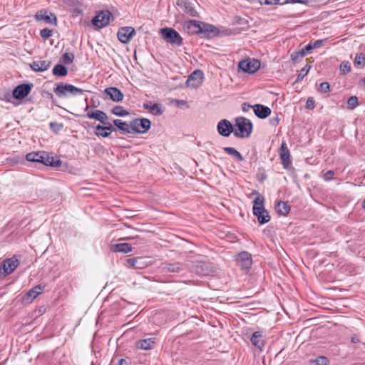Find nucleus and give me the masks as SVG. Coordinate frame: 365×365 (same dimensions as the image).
<instances>
[{"label":"nucleus","mask_w":365,"mask_h":365,"mask_svg":"<svg viewBox=\"0 0 365 365\" xmlns=\"http://www.w3.org/2000/svg\"><path fill=\"white\" fill-rule=\"evenodd\" d=\"M26 160L29 162L40 163L46 166L58 167L61 165V160L58 158L49 155L47 152H31L26 155Z\"/></svg>","instance_id":"f257e3e1"},{"label":"nucleus","mask_w":365,"mask_h":365,"mask_svg":"<svg viewBox=\"0 0 365 365\" xmlns=\"http://www.w3.org/2000/svg\"><path fill=\"white\" fill-rule=\"evenodd\" d=\"M235 126L237 128L234 129L233 133L237 138H248L252 132L253 125L252 122L245 117L236 118Z\"/></svg>","instance_id":"f03ea898"},{"label":"nucleus","mask_w":365,"mask_h":365,"mask_svg":"<svg viewBox=\"0 0 365 365\" xmlns=\"http://www.w3.org/2000/svg\"><path fill=\"white\" fill-rule=\"evenodd\" d=\"M53 91L57 96L62 98L66 96L67 93H70L74 96L82 95L86 91L77 88L71 84H64L63 83H59L56 84V87L53 88Z\"/></svg>","instance_id":"7ed1b4c3"},{"label":"nucleus","mask_w":365,"mask_h":365,"mask_svg":"<svg viewBox=\"0 0 365 365\" xmlns=\"http://www.w3.org/2000/svg\"><path fill=\"white\" fill-rule=\"evenodd\" d=\"M160 34L163 39L168 43L180 46L182 44V38L173 28H163L160 29Z\"/></svg>","instance_id":"20e7f679"},{"label":"nucleus","mask_w":365,"mask_h":365,"mask_svg":"<svg viewBox=\"0 0 365 365\" xmlns=\"http://www.w3.org/2000/svg\"><path fill=\"white\" fill-rule=\"evenodd\" d=\"M235 261L241 269L249 271L252 264V255L247 251H242L235 255Z\"/></svg>","instance_id":"39448f33"},{"label":"nucleus","mask_w":365,"mask_h":365,"mask_svg":"<svg viewBox=\"0 0 365 365\" xmlns=\"http://www.w3.org/2000/svg\"><path fill=\"white\" fill-rule=\"evenodd\" d=\"M260 68L259 61L255 58H247L238 63V68L247 73H254Z\"/></svg>","instance_id":"423d86ee"},{"label":"nucleus","mask_w":365,"mask_h":365,"mask_svg":"<svg viewBox=\"0 0 365 365\" xmlns=\"http://www.w3.org/2000/svg\"><path fill=\"white\" fill-rule=\"evenodd\" d=\"M112 17L113 15L109 11H101L92 19V24L96 28L102 29L109 24Z\"/></svg>","instance_id":"0eeeda50"},{"label":"nucleus","mask_w":365,"mask_h":365,"mask_svg":"<svg viewBox=\"0 0 365 365\" xmlns=\"http://www.w3.org/2000/svg\"><path fill=\"white\" fill-rule=\"evenodd\" d=\"M131 130L136 133H145L151 126V122L148 118H135L130 121Z\"/></svg>","instance_id":"6e6552de"},{"label":"nucleus","mask_w":365,"mask_h":365,"mask_svg":"<svg viewBox=\"0 0 365 365\" xmlns=\"http://www.w3.org/2000/svg\"><path fill=\"white\" fill-rule=\"evenodd\" d=\"M32 88V83L20 84L13 90V97L16 100H22L31 93Z\"/></svg>","instance_id":"1a4fd4ad"},{"label":"nucleus","mask_w":365,"mask_h":365,"mask_svg":"<svg viewBox=\"0 0 365 365\" xmlns=\"http://www.w3.org/2000/svg\"><path fill=\"white\" fill-rule=\"evenodd\" d=\"M203 77L204 74L201 70H195L186 81L187 86L190 88H197L200 86L202 83Z\"/></svg>","instance_id":"9d476101"},{"label":"nucleus","mask_w":365,"mask_h":365,"mask_svg":"<svg viewBox=\"0 0 365 365\" xmlns=\"http://www.w3.org/2000/svg\"><path fill=\"white\" fill-rule=\"evenodd\" d=\"M135 34V31L134 28L131 26H124L118 29L117 36L121 43H128Z\"/></svg>","instance_id":"9b49d317"},{"label":"nucleus","mask_w":365,"mask_h":365,"mask_svg":"<svg viewBox=\"0 0 365 365\" xmlns=\"http://www.w3.org/2000/svg\"><path fill=\"white\" fill-rule=\"evenodd\" d=\"M192 271L198 275L205 276L212 271V267L209 262L200 261L192 266Z\"/></svg>","instance_id":"f8f14e48"},{"label":"nucleus","mask_w":365,"mask_h":365,"mask_svg":"<svg viewBox=\"0 0 365 365\" xmlns=\"http://www.w3.org/2000/svg\"><path fill=\"white\" fill-rule=\"evenodd\" d=\"M95 135L96 136H101L103 138H108L110 136L113 131H115L116 128L112 125V124L107 120L106 124L97 125L96 127Z\"/></svg>","instance_id":"ddd939ff"},{"label":"nucleus","mask_w":365,"mask_h":365,"mask_svg":"<svg viewBox=\"0 0 365 365\" xmlns=\"http://www.w3.org/2000/svg\"><path fill=\"white\" fill-rule=\"evenodd\" d=\"M253 215L257 217L259 224H265L270 220V216L263 205L261 206H253Z\"/></svg>","instance_id":"4468645a"},{"label":"nucleus","mask_w":365,"mask_h":365,"mask_svg":"<svg viewBox=\"0 0 365 365\" xmlns=\"http://www.w3.org/2000/svg\"><path fill=\"white\" fill-rule=\"evenodd\" d=\"M217 130L222 136L228 137L233 133L234 127L228 120L222 119L218 122Z\"/></svg>","instance_id":"2eb2a0df"},{"label":"nucleus","mask_w":365,"mask_h":365,"mask_svg":"<svg viewBox=\"0 0 365 365\" xmlns=\"http://www.w3.org/2000/svg\"><path fill=\"white\" fill-rule=\"evenodd\" d=\"M201 23L195 20H190L185 21L183 25V29L191 35L200 34L202 32Z\"/></svg>","instance_id":"dca6fc26"},{"label":"nucleus","mask_w":365,"mask_h":365,"mask_svg":"<svg viewBox=\"0 0 365 365\" xmlns=\"http://www.w3.org/2000/svg\"><path fill=\"white\" fill-rule=\"evenodd\" d=\"M201 24L202 32L200 35H202V37L212 38L219 34L218 29L214 25L206 23H201Z\"/></svg>","instance_id":"f3484780"},{"label":"nucleus","mask_w":365,"mask_h":365,"mask_svg":"<svg viewBox=\"0 0 365 365\" xmlns=\"http://www.w3.org/2000/svg\"><path fill=\"white\" fill-rule=\"evenodd\" d=\"M279 156L284 168H289L292 164V161L290 160V152L284 143L281 145Z\"/></svg>","instance_id":"a211bd4d"},{"label":"nucleus","mask_w":365,"mask_h":365,"mask_svg":"<svg viewBox=\"0 0 365 365\" xmlns=\"http://www.w3.org/2000/svg\"><path fill=\"white\" fill-rule=\"evenodd\" d=\"M35 19L36 21H43L47 24H56L57 18L54 14L51 13L50 15L47 14V11L44 10L38 11L36 15Z\"/></svg>","instance_id":"6ab92c4d"},{"label":"nucleus","mask_w":365,"mask_h":365,"mask_svg":"<svg viewBox=\"0 0 365 365\" xmlns=\"http://www.w3.org/2000/svg\"><path fill=\"white\" fill-rule=\"evenodd\" d=\"M19 264V260L15 258H9L4 260L1 266L4 270V275L6 276L13 272Z\"/></svg>","instance_id":"aec40b11"},{"label":"nucleus","mask_w":365,"mask_h":365,"mask_svg":"<svg viewBox=\"0 0 365 365\" xmlns=\"http://www.w3.org/2000/svg\"><path fill=\"white\" fill-rule=\"evenodd\" d=\"M104 93L110 97L114 102H120L123 101L124 95L121 91L116 87H108L104 91Z\"/></svg>","instance_id":"412c9836"},{"label":"nucleus","mask_w":365,"mask_h":365,"mask_svg":"<svg viewBox=\"0 0 365 365\" xmlns=\"http://www.w3.org/2000/svg\"><path fill=\"white\" fill-rule=\"evenodd\" d=\"M86 116L89 119H95L102 124H106L107 120H108V117L107 114L100 110H95L92 111H88Z\"/></svg>","instance_id":"4be33fe9"},{"label":"nucleus","mask_w":365,"mask_h":365,"mask_svg":"<svg viewBox=\"0 0 365 365\" xmlns=\"http://www.w3.org/2000/svg\"><path fill=\"white\" fill-rule=\"evenodd\" d=\"M250 341L253 346L262 351L265 344L264 336L262 331H255L252 335Z\"/></svg>","instance_id":"5701e85b"},{"label":"nucleus","mask_w":365,"mask_h":365,"mask_svg":"<svg viewBox=\"0 0 365 365\" xmlns=\"http://www.w3.org/2000/svg\"><path fill=\"white\" fill-rule=\"evenodd\" d=\"M255 114L261 119L266 118L271 114V109L262 104H255L252 106Z\"/></svg>","instance_id":"b1692460"},{"label":"nucleus","mask_w":365,"mask_h":365,"mask_svg":"<svg viewBox=\"0 0 365 365\" xmlns=\"http://www.w3.org/2000/svg\"><path fill=\"white\" fill-rule=\"evenodd\" d=\"M178 6H180L185 13L191 16H197V12L195 10L194 5L188 0H178Z\"/></svg>","instance_id":"393cba45"},{"label":"nucleus","mask_w":365,"mask_h":365,"mask_svg":"<svg viewBox=\"0 0 365 365\" xmlns=\"http://www.w3.org/2000/svg\"><path fill=\"white\" fill-rule=\"evenodd\" d=\"M235 23L242 26V28H235L234 29H226L225 31L226 35H236L241 33L242 31L246 30L248 27V21L242 18H236Z\"/></svg>","instance_id":"a878e982"},{"label":"nucleus","mask_w":365,"mask_h":365,"mask_svg":"<svg viewBox=\"0 0 365 365\" xmlns=\"http://www.w3.org/2000/svg\"><path fill=\"white\" fill-rule=\"evenodd\" d=\"M51 65L50 61H36L30 63V67L35 72H43L48 70Z\"/></svg>","instance_id":"bb28decb"},{"label":"nucleus","mask_w":365,"mask_h":365,"mask_svg":"<svg viewBox=\"0 0 365 365\" xmlns=\"http://www.w3.org/2000/svg\"><path fill=\"white\" fill-rule=\"evenodd\" d=\"M155 337H152L138 340L135 343V346L137 349L142 350L152 349L155 344Z\"/></svg>","instance_id":"cd10ccee"},{"label":"nucleus","mask_w":365,"mask_h":365,"mask_svg":"<svg viewBox=\"0 0 365 365\" xmlns=\"http://www.w3.org/2000/svg\"><path fill=\"white\" fill-rule=\"evenodd\" d=\"M163 269L164 272L179 273L183 271L185 269L183 265L180 262L175 263H164L163 265Z\"/></svg>","instance_id":"c85d7f7f"},{"label":"nucleus","mask_w":365,"mask_h":365,"mask_svg":"<svg viewBox=\"0 0 365 365\" xmlns=\"http://www.w3.org/2000/svg\"><path fill=\"white\" fill-rule=\"evenodd\" d=\"M128 267L134 269H143L146 266V263L143 262L142 257H132L126 259Z\"/></svg>","instance_id":"c756f323"},{"label":"nucleus","mask_w":365,"mask_h":365,"mask_svg":"<svg viewBox=\"0 0 365 365\" xmlns=\"http://www.w3.org/2000/svg\"><path fill=\"white\" fill-rule=\"evenodd\" d=\"M113 123L116 126L122 134H128L131 133L130 123L128 124L125 121H123L120 119H115Z\"/></svg>","instance_id":"7c9ffc66"},{"label":"nucleus","mask_w":365,"mask_h":365,"mask_svg":"<svg viewBox=\"0 0 365 365\" xmlns=\"http://www.w3.org/2000/svg\"><path fill=\"white\" fill-rule=\"evenodd\" d=\"M132 250V245L129 243H117L111 246V250L114 252L128 253Z\"/></svg>","instance_id":"2f4dec72"},{"label":"nucleus","mask_w":365,"mask_h":365,"mask_svg":"<svg viewBox=\"0 0 365 365\" xmlns=\"http://www.w3.org/2000/svg\"><path fill=\"white\" fill-rule=\"evenodd\" d=\"M275 210L279 215L286 216L290 211V206L287 202L279 200Z\"/></svg>","instance_id":"473e14b6"},{"label":"nucleus","mask_w":365,"mask_h":365,"mask_svg":"<svg viewBox=\"0 0 365 365\" xmlns=\"http://www.w3.org/2000/svg\"><path fill=\"white\" fill-rule=\"evenodd\" d=\"M222 149L226 154L233 157L237 161L241 162L244 160L242 155L235 148L232 147H225Z\"/></svg>","instance_id":"72a5a7b5"},{"label":"nucleus","mask_w":365,"mask_h":365,"mask_svg":"<svg viewBox=\"0 0 365 365\" xmlns=\"http://www.w3.org/2000/svg\"><path fill=\"white\" fill-rule=\"evenodd\" d=\"M52 72L56 76L64 77L68 74V69L64 65L58 63L53 67Z\"/></svg>","instance_id":"f704fd0d"},{"label":"nucleus","mask_w":365,"mask_h":365,"mask_svg":"<svg viewBox=\"0 0 365 365\" xmlns=\"http://www.w3.org/2000/svg\"><path fill=\"white\" fill-rule=\"evenodd\" d=\"M43 288L44 286H41V284L36 285L28 291L27 296L35 299L42 292Z\"/></svg>","instance_id":"c9c22d12"},{"label":"nucleus","mask_w":365,"mask_h":365,"mask_svg":"<svg viewBox=\"0 0 365 365\" xmlns=\"http://www.w3.org/2000/svg\"><path fill=\"white\" fill-rule=\"evenodd\" d=\"M354 65L356 68H363L365 66V54L363 53H357L354 61Z\"/></svg>","instance_id":"e433bc0d"},{"label":"nucleus","mask_w":365,"mask_h":365,"mask_svg":"<svg viewBox=\"0 0 365 365\" xmlns=\"http://www.w3.org/2000/svg\"><path fill=\"white\" fill-rule=\"evenodd\" d=\"M111 112L115 115L120 116V117H125L129 114V112L127 110L124 109L120 106H114L113 108V109L111 110Z\"/></svg>","instance_id":"4c0bfd02"},{"label":"nucleus","mask_w":365,"mask_h":365,"mask_svg":"<svg viewBox=\"0 0 365 365\" xmlns=\"http://www.w3.org/2000/svg\"><path fill=\"white\" fill-rule=\"evenodd\" d=\"M311 68V66L309 64L305 65L299 71L297 77L294 81V83H299L307 75L309 70Z\"/></svg>","instance_id":"58836bf2"},{"label":"nucleus","mask_w":365,"mask_h":365,"mask_svg":"<svg viewBox=\"0 0 365 365\" xmlns=\"http://www.w3.org/2000/svg\"><path fill=\"white\" fill-rule=\"evenodd\" d=\"M305 56L306 54L304 52L300 49L299 51L292 52L290 55V58L292 61L297 62L299 60L303 58Z\"/></svg>","instance_id":"ea45409f"},{"label":"nucleus","mask_w":365,"mask_h":365,"mask_svg":"<svg viewBox=\"0 0 365 365\" xmlns=\"http://www.w3.org/2000/svg\"><path fill=\"white\" fill-rule=\"evenodd\" d=\"M311 364L314 365H329V360L326 356H318L314 360H310Z\"/></svg>","instance_id":"a19ab883"},{"label":"nucleus","mask_w":365,"mask_h":365,"mask_svg":"<svg viewBox=\"0 0 365 365\" xmlns=\"http://www.w3.org/2000/svg\"><path fill=\"white\" fill-rule=\"evenodd\" d=\"M74 58L73 53H65L61 56V61L65 64H70L73 61Z\"/></svg>","instance_id":"79ce46f5"},{"label":"nucleus","mask_w":365,"mask_h":365,"mask_svg":"<svg viewBox=\"0 0 365 365\" xmlns=\"http://www.w3.org/2000/svg\"><path fill=\"white\" fill-rule=\"evenodd\" d=\"M358 106V98L355 96H351L347 100V108L353 110Z\"/></svg>","instance_id":"37998d69"},{"label":"nucleus","mask_w":365,"mask_h":365,"mask_svg":"<svg viewBox=\"0 0 365 365\" xmlns=\"http://www.w3.org/2000/svg\"><path fill=\"white\" fill-rule=\"evenodd\" d=\"M340 71L343 75H346L351 71V65L349 61H343L340 65Z\"/></svg>","instance_id":"c03bdc74"},{"label":"nucleus","mask_w":365,"mask_h":365,"mask_svg":"<svg viewBox=\"0 0 365 365\" xmlns=\"http://www.w3.org/2000/svg\"><path fill=\"white\" fill-rule=\"evenodd\" d=\"M150 111H152L155 115H159L163 113L164 109L162 108L160 104L154 103L150 106Z\"/></svg>","instance_id":"a18cd8bd"},{"label":"nucleus","mask_w":365,"mask_h":365,"mask_svg":"<svg viewBox=\"0 0 365 365\" xmlns=\"http://www.w3.org/2000/svg\"><path fill=\"white\" fill-rule=\"evenodd\" d=\"M40 34L43 39H47L52 36L53 31L48 28H45L41 30Z\"/></svg>","instance_id":"49530a36"},{"label":"nucleus","mask_w":365,"mask_h":365,"mask_svg":"<svg viewBox=\"0 0 365 365\" xmlns=\"http://www.w3.org/2000/svg\"><path fill=\"white\" fill-rule=\"evenodd\" d=\"M319 91L324 93H328L330 90L329 83L328 82L321 83L319 85Z\"/></svg>","instance_id":"de8ad7c7"},{"label":"nucleus","mask_w":365,"mask_h":365,"mask_svg":"<svg viewBox=\"0 0 365 365\" xmlns=\"http://www.w3.org/2000/svg\"><path fill=\"white\" fill-rule=\"evenodd\" d=\"M312 0H285L284 2L281 3V4H308Z\"/></svg>","instance_id":"09e8293b"},{"label":"nucleus","mask_w":365,"mask_h":365,"mask_svg":"<svg viewBox=\"0 0 365 365\" xmlns=\"http://www.w3.org/2000/svg\"><path fill=\"white\" fill-rule=\"evenodd\" d=\"M264 198L262 195H259L254 200L253 206H261V205H264Z\"/></svg>","instance_id":"8fccbe9b"},{"label":"nucleus","mask_w":365,"mask_h":365,"mask_svg":"<svg viewBox=\"0 0 365 365\" xmlns=\"http://www.w3.org/2000/svg\"><path fill=\"white\" fill-rule=\"evenodd\" d=\"M314 106H315V101L314 100V98L312 97L308 98V99L307 100V102H306L307 108L312 110L314 108Z\"/></svg>","instance_id":"3c124183"},{"label":"nucleus","mask_w":365,"mask_h":365,"mask_svg":"<svg viewBox=\"0 0 365 365\" xmlns=\"http://www.w3.org/2000/svg\"><path fill=\"white\" fill-rule=\"evenodd\" d=\"M334 175V172L331 170H329L324 174L323 178L325 181H330L332 179Z\"/></svg>","instance_id":"603ef678"},{"label":"nucleus","mask_w":365,"mask_h":365,"mask_svg":"<svg viewBox=\"0 0 365 365\" xmlns=\"http://www.w3.org/2000/svg\"><path fill=\"white\" fill-rule=\"evenodd\" d=\"M20 160L21 159L19 158L16 157L7 158V161L11 163L12 165L18 164L20 162Z\"/></svg>","instance_id":"864d4df0"},{"label":"nucleus","mask_w":365,"mask_h":365,"mask_svg":"<svg viewBox=\"0 0 365 365\" xmlns=\"http://www.w3.org/2000/svg\"><path fill=\"white\" fill-rule=\"evenodd\" d=\"M280 0H265L264 4L265 5H275L279 3ZM261 4H263L262 2H260Z\"/></svg>","instance_id":"5fc2aeb1"},{"label":"nucleus","mask_w":365,"mask_h":365,"mask_svg":"<svg viewBox=\"0 0 365 365\" xmlns=\"http://www.w3.org/2000/svg\"><path fill=\"white\" fill-rule=\"evenodd\" d=\"M304 52V53L306 54L307 53L309 52L310 51H312L313 49L312 48V43H308L307 45H306L304 48H301Z\"/></svg>","instance_id":"6e6d98bb"},{"label":"nucleus","mask_w":365,"mask_h":365,"mask_svg":"<svg viewBox=\"0 0 365 365\" xmlns=\"http://www.w3.org/2000/svg\"><path fill=\"white\" fill-rule=\"evenodd\" d=\"M271 125L274 126H277L279 124V118L278 116H276L275 118H272L269 120Z\"/></svg>","instance_id":"4d7b16f0"},{"label":"nucleus","mask_w":365,"mask_h":365,"mask_svg":"<svg viewBox=\"0 0 365 365\" xmlns=\"http://www.w3.org/2000/svg\"><path fill=\"white\" fill-rule=\"evenodd\" d=\"M323 43V40H317L314 43H312L313 49L315 48H319Z\"/></svg>","instance_id":"13d9d810"},{"label":"nucleus","mask_w":365,"mask_h":365,"mask_svg":"<svg viewBox=\"0 0 365 365\" xmlns=\"http://www.w3.org/2000/svg\"><path fill=\"white\" fill-rule=\"evenodd\" d=\"M130 363L125 359L118 360L117 365H129Z\"/></svg>","instance_id":"bf43d9fd"},{"label":"nucleus","mask_w":365,"mask_h":365,"mask_svg":"<svg viewBox=\"0 0 365 365\" xmlns=\"http://www.w3.org/2000/svg\"><path fill=\"white\" fill-rule=\"evenodd\" d=\"M247 107L250 108V107H252V106H250V104H247V103H244L242 104V110H243V111H246L247 110Z\"/></svg>","instance_id":"052dcab7"},{"label":"nucleus","mask_w":365,"mask_h":365,"mask_svg":"<svg viewBox=\"0 0 365 365\" xmlns=\"http://www.w3.org/2000/svg\"><path fill=\"white\" fill-rule=\"evenodd\" d=\"M351 341L353 343H357V342L359 341V338L356 336H354L351 337Z\"/></svg>","instance_id":"680f3d73"},{"label":"nucleus","mask_w":365,"mask_h":365,"mask_svg":"<svg viewBox=\"0 0 365 365\" xmlns=\"http://www.w3.org/2000/svg\"><path fill=\"white\" fill-rule=\"evenodd\" d=\"M151 103H144L143 104V108L146 110H150V106H151Z\"/></svg>","instance_id":"e2e57ef3"},{"label":"nucleus","mask_w":365,"mask_h":365,"mask_svg":"<svg viewBox=\"0 0 365 365\" xmlns=\"http://www.w3.org/2000/svg\"><path fill=\"white\" fill-rule=\"evenodd\" d=\"M50 128H53V125H58V123H55V122H51L50 124Z\"/></svg>","instance_id":"0e129e2a"},{"label":"nucleus","mask_w":365,"mask_h":365,"mask_svg":"<svg viewBox=\"0 0 365 365\" xmlns=\"http://www.w3.org/2000/svg\"><path fill=\"white\" fill-rule=\"evenodd\" d=\"M267 178V175H263L262 176V178H260V181L262 182L264 180H265Z\"/></svg>","instance_id":"69168bd1"},{"label":"nucleus","mask_w":365,"mask_h":365,"mask_svg":"<svg viewBox=\"0 0 365 365\" xmlns=\"http://www.w3.org/2000/svg\"><path fill=\"white\" fill-rule=\"evenodd\" d=\"M297 16V14H294L289 15L287 17L288 18H295Z\"/></svg>","instance_id":"338daca9"},{"label":"nucleus","mask_w":365,"mask_h":365,"mask_svg":"<svg viewBox=\"0 0 365 365\" xmlns=\"http://www.w3.org/2000/svg\"><path fill=\"white\" fill-rule=\"evenodd\" d=\"M361 81H362V82H363V83L365 85V77H364V78H363L361 79Z\"/></svg>","instance_id":"774afa93"}]
</instances>
